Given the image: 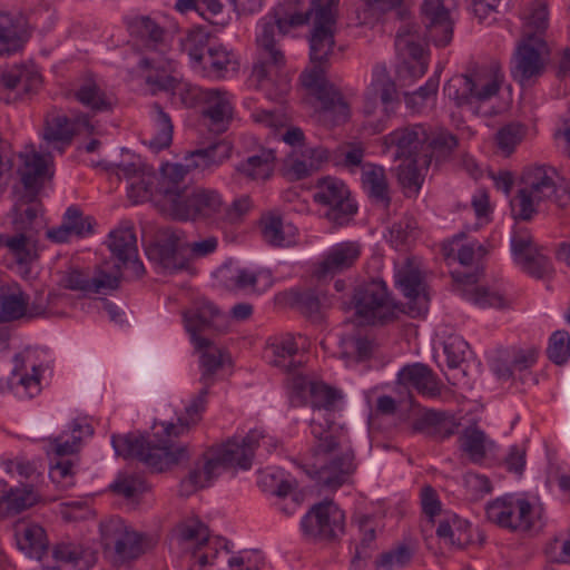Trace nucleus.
<instances>
[{
  "label": "nucleus",
  "instance_id": "obj_1",
  "mask_svg": "<svg viewBox=\"0 0 570 570\" xmlns=\"http://www.w3.org/2000/svg\"><path fill=\"white\" fill-rule=\"evenodd\" d=\"M338 3L340 0H311L309 8L303 12L299 0H285L261 20L256 38L259 56L253 66L250 79L266 92L268 99L278 100L287 92L286 82L275 94L269 91V87L273 71L285 65V56L277 43L293 27L312 21L308 35L312 69L320 68L325 72L335 55Z\"/></svg>",
  "mask_w": 570,
  "mask_h": 570
},
{
  "label": "nucleus",
  "instance_id": "obj_2",
  "mask_svg": "<svg viewBox=\"0 0 570 570\" xmlns=\"http://www.w3.org/2000/svg\"><path fill=\"white\" fill-rule=\"evenodd\" d=\"M208 390L209 387H202L185 407L184 414L178 416L177 423L160 424L164 438L157 442L153 441L149 435L140 433L112 435L111 444L117 455L125 459H137L158 472L188 461L187 446L175 445L171 438H178L198 424L206 409Z\"/></svg>",
  "mask_w": 570,
  "mask_h": 570
},
{
  "label": "nucleus",
  "instance_id": "obj_3",
  "mask_svg": "<svg viewBox=\"0 0 570 570\" xmlns=\"http://www.w3.org/2000/svg\"><path fill=\"white\" fill-rule=\"evenodd\" d=\"M279 445L277 439L265 435L263 431L250 430L248 434L237 441H227L216 448H210L203 454L200 461L189 471L187 478L179 484V494L189 497L200 489L208 487L223 470L238 466L248 470L252 466L255 446H264L268 452L276 450Z\"/></svg>",
  "mask_w": 570,
  "mask_h": 570
},
{
  "label": "nucleus",
  "instance_id": "obj_4",
  "mask_svg": "<svg viewBox=\"0 0 570 570\" xmlns=\"http://www.w3.org/2000/svg\"><path fill=\"white\" fill-rule=\"evenodd\" d=\"M522 186L511 202L515 218L530 220L540 204L551 202L566 207L570 202V185L560 179L557 170L547 165L527 167L521 177Z\"/></svg>",
  "mask_w": 570,
  "mask_h": 570
},
{
  "label": "nucleus",
  "instance_id": "obj_5",
  "mask_svg": "<svg viewBox=\"0 0 570 570\" xmlns=\"http://www.w3.org/2000/svg\"><path fill=\"white\" fill-rule=\"evenodd\" d=\"M503 81L499 67L475 66L451 77L443 86V95L455 108L478 115L481 106L499 94Z\"/></svg>",
  "mask_w": 570,
  "mask_h": 570
},
{
  "label": "nucleus",
  "instance_id": "obj_6",
  "mask_svg": "<svg viewBox=\"0 0 570 570\" xmlns=\"http://www.w3.org/2000/svg\"><path fill=\"white\" fill-rule=\"evenodd\" d=\"M308 393L313 409L312 434L317 441L318 451L328 452L338 444V433L343 432L334 421L335 413L341 410L343 394L323 382H309Z\"/></svg>",
  "mask_w": 570,
  "mask_h": 570
},
{
  "label": "nucleus",
  "instance_id": "obj_7",
  "mask_svg": "<svg viewBox=\"0 0 570 570\" xmlns=\"http://www.w3.org/2000/svg\"><path fill=\"white\" fill-rule=\"evenodd\" d=\"M21 165L18 168L22 191L19 196L21 204L13 208L12 224L14 230L26 229L31 233L32 225L40 212L39 206L33 204L46 179L51 175L46 174V159L37 153L20 154Z\"/></svg>",
  "mask_w": 570,
  "mask_h": 570
},
{
  "label": "nucleus",
  "instance_id": "obj_8",
  "mask_svg": "<svg viewBox=\"0 0 570 570\" xmlns=\"http://www.w3.org/2000/svg\"><path fill=\"white\" fill-rule=\"evenodd\" d=\"M342 433H338V444L328 452H320L317 443L314 446V463L308 471L312 479L323 488L337 490L348 483L356 471L354 452L341 449Z\"/></svg>",
  "mask_w": 570,
  "mask_h": 570
},
{
  "label": "nucleus",
  "instance_id": "obj_9",
  "mask_svg": "<svg viewBox=\"0 0 570 570\" xmlns=\"http://www.w3.org/2000/svg\"><path fill=\"white\" fill-rule=\"evenodd\" d=\"M132 37L138 39L147 53L140 59L139 67L161 72H173L176 62L166 57L168 45L165 41V30L149 17H137L128 24Z\"/></svg>",
  "mask_w": 570,
  "mask_h": 570
},
{
  "label": "nucleus",
  "instance_id": "obj_10",
  "mask_svg": "<svg viewBox=\"0 0 570 570\" xmlns=\"http://www.w3.org/2000/svg\"><path fill=\"white\" fill-rule=\"evenodd\" d=\"M313 198L325 208L323 216L335 227L347 225L357 213V205L352 199L350 189L336 177L318 179Z\"/></svg>",
  "mask_w": 570,
  "mask_h": 570
},
{
  "label": "nucleus",
  "instance_id": "obj_11",
  "mask_svg": "<svg viewBox=\"0 0 570 570\" xmlns=\"http://www.w3.org/2000/svg\"><path fill=\"white\" fill-rule=\"evenodd\" d=\"M85 128L88 132H92L94 126L87 116L79 117L77 120H71L66 115L60 112H50L45 119V127L42 132V141L39 145V151L33 148L23 154L31 155L37 153L46 159V174L48 171V164L50 154L57 151L62 154L65 149L70 146L76 131Z\"/></svg>",
  "mask_w": 570,
  "mask_h": 570
},
{
  "label": "nucleus",
  "instance_id": "obj_12",
  "mask_svg": "<svg viewBox=\"0 0 570 570\" xmlns=\"http://www.w3.org/2000/svg\"><path fill=\"white\" fill-rule=\"evenodd\" d=\"M222 195L212 188L193 187L185 198L174 205L170 214L181 222H202L209 225H222Z\"/></svg>",
  "mask_w": 570,
  "mask_h": 570
},
{
  "label": "nucleus",
  "instance_id": "obj_13",
  "mask_svg": "<svg viewBox=\"0 0 570 570\" xmlns=\"http://www.w3.org/2000/svg\"><path fill=\"white\" fill-rule=\"evenodd\" d=\"M549 48L543 38H522L511 60V76L522 87L543 75Z\"/></svg>",
  "mask_w": 570,
  "mask_h": 570
},
{
  "label": "nucleus",
  "instance_id": "obj_14",
  "mask_svg": "<svg viewBox=\"0 0 570 570\" xmlns=\"http://www.w3.org/2000/svg\"><path fill=\"white\" fill-rule=\"evenodd\" d=\"M345 514L331 500L314 504L303 517L301 528L307 539L332 541L344 533Z\"/></svg>",
  "mask_w": 570,
  "mask_h": 570
},
{
  "label": "nucleus",
  "instance_id": "obj_15",
  "mask_svg": "<svg viewBox=\"0 0 570 570\" xmlns=\"http://www.w3.org/2000/svg\"><path fill=\"white\" fill-rule=\"evenodd\" d=\"M353 305L356 314L368 324L385 323L394 314L386 285L381 279L358 285L353 294Z\"/></svg>",
  "mask_w": 570,
  "mask_h": 570
},
{
  "label": "nucleus",
  "instance_id": "obj_16",
  "mask_svg": "<svg viewBox=\"0 0 570 570\" xmlns=\"http://www.w3.org/2000/svg\"><path fill=\"white\" fill-rule=\"evenodd\" d=\"M490 522L510 531H529L534 525L533 508L524 499L505 495L497 498L485 507Z\"/></svg>",
  "mask_w": 570,
  "mask_h": 570
},
{
  "label": "nucleus",
  "instance_id": "obj_17",
  "mask_svg": "<svg viewBox=\"0 0 570 570\" xmlns=\"http://www.w3.org/2000/svg\"><path fill=\"white\" fill-rule=\"evenodd\" d=\"M147 255L165 274H174L189 268L186 236L181 230H166L156 244L148 247Z\"/></svg>",
  "mask_w": 570,
  "mask_h": 570
},
{
  "label": "nucleus",
  "instance_id": "obj_18",
  "mask_svg": "<svg viewBox=\"0 0 570 570\" xmlns=\"http://www.w3.org/2000/svg\"><path fill=\"white\" fill-rule=\"evenodd\" d=\"M186 331L197 350L208 347L212 342L203 333L223 332L226 317L210 302H202L184 314Z\"/></svg>",
  "mask_w": 570,
  "mask_h": 570
},
{
  "label": "nucleus",
  "instance_id": "obj_19",
  "mask_svg": "<svg viewBox=\"0 0 570 570\" xmlns=\"http://www.w3.org/2000/svg\"><path fill=\"white\" fill-rule=\"evenodd\" d=\"M108 248L118 263L115 265V272L110 275L121 276L122 266H131L136 276L142 275L145 268L138 261L137 238L132 225L126 223L111 230L108 237Z\"/></svg>",
  "mask_w": 570,
  "mask_h": 570
},
{
  "label": "nucleus",
  "instance_id": "obj_20",
  "mask_svg": "<svg viewBox=\"0 0 570 570\" xmlns=\"http://www.w3.org/2000/svg\"><path fill=\"white\" fill-rule=\"evenodd\" d=\"M395 48L411 77L420 78L426 72L428 60L419 27L411 23L401 26L396 32Z\"/></svg>",
  "mask_w": 570,
  "mask_h": 570
},
{
  "label": "nucleus",
  "instance_id": "obj_21",
  "mask_svg": "<svg viewBox=\"0 0 570 570\" xmlns=\"http://www.w3.org/2000/svg\"><path fill=\"white\" fill-rule=\"evenodd\" d=\"M395 283L407 298V313L412 317L421 316L428 312L430 298L426 293V285L422 273L411 259H407L405 265L397 271Z\"/></svg>",
  "mask_w": 570,
  "mask_h": 570
},
{
  "label": "nucleus",
  "instance_id": "obj_22",
  "mask_svg": "<svg viewBox=\"0 0 570 570\" xmlns=\"http://www.w3.org/2000/svg\"><path fill=\"white\" fill-rule=\"evenodd\" d=\"M421 16L425 39L435 47H446L453 38V21L443 0H424Z\"/></svg>",
  "mask_w": 570,
  "mask_h": 570
},
{
  "label": "nucleus",
  "instance_id": "obj_23",
  "mask_svg": "<svg viewBox=\"0 0 570 570\" xmlns=\"http://www.w3.org/2000/svg\"><path fill=\"white\" fill-rule=\"evenodd\" d=\"M428 127L422 124L397 128L383 138L384 153L394 149V159L416 158L424 155Z\"/></svg>",
  "mask_w": 570,
  "mask_h": 570
},
{
  "label": "nucleus",
  "instance_id": "obj_24",
  "mask_svg": "<svg viewBox=\"0 0 570 570\" xmlns=\"http://www.w3.org/2000/svg\"><path fill=\"white\" fill-rule=\"evenodd\" d=\"M324 75L320 68L311 69L301 76L302 83L315 94L324 112L333 114L335 121H344L348 116V106L341 92L325 81Z\"/></svg>",
  "mask_w": 570,
  "mask_h": 570
},
{
  "label": "nucleus",
  "instance_id": "obj_25",
  "mask_svg": "<svg viewBox=\"0 0 570 570\" xmlns=\"http://www.w3.org/2000/svg\"><path fill=\"white\" fill-rule=\"evenodd\" d=\"M146 82L157 90L169 92L173 104L186 108L200 107L207 89L185 82L167 72L157 71L146 77Z\"/></svg>",
  "mask_w": 570,
  "mask_h": 570
},
{
  "label": "nucleus",
  "instance_id": "obj_26",
  "mask_svg": "<svg viewBox=\"0 0 570 570\" xmlns=\"http://www.w3.org/2000/svg\"><path fill=\"white\" fill-rule=\"evenodd\" d=\"M381 102L385 117L389 118L399 105L395 83L390 78L384 66H375L373 78L365 92L364 114H374L377 104Z\"/></svg>",
  "mask_w": 570,
  "mask_h": 570
},
{
  "label": "nucleus",
  "instance_id": "obj_27",
  "mask_svg": "<svg viewBox=\"0 0 570 570\" xmlns=\"http://www.w3.org/2000/svg\"><path fill=\"white\" fill-rule=\"evenodd\" d=\"M188 173L186 164L167 163L161 167L159 177H156V195L164 197L170 214L174 212V205L181 202L187 191L193 188L186 179Z\"/></svg>",
  "mask_w": 570,
  "mask_h": 570
},
{
  "label": "nucleus",
  "instance_id": "obj_28",
  "mask_svg": "<svg viewBox=\"0 0 570 570\" xmlns=\"http://www.w3.org/2000/svg\"><path fill=\"white\" fill-rule=\"evenodd\" d=\"M362 253L358 242H342L332 246L314 269L317 278L333 277L355 265Z\"/></svg>",
  "mask_w": 570,
  "mask_h": 570
},
{
  "label": "nucleus",
  "instance_id": "obj_29",
  "mask_svg": "<svg viewBox=\"0 0 570 570\" xmlns=\"http://www.w3.org/2000/svg\"><path fill=\"white\" fill-rule=\"evenodd\" d=\"M40 85L41 76L33 66L16 65L4 69L0 75V91L8 92L7 102L21 98Z\"/></svg>",
  "mask_w": 570,
  "mask_h": 570
},
{
  "label": "nucleus",
  "instance_id": "obj_30",
  "mask_svg": "<svg viewBox=\"0 0 570 570\" xmlns=\"http://www.w3.org/2000/svg\"><path fill=\"white\" fill-rule=\"evenodd\" d=\"M230 99L232 95L224 89H207L202 107L203 116L212 131L222 134L227 130L234 111Z\"/></svg>",
  "mask_w": 570,
  "mask_h": 570
},
{
  "label": "nucleus",
  "instance_id": "obj_31",
  "mask_svg": "<svg viewBox=\"0 0 570 570\" xmlns=\"http://www.w3.org/2000/svg\"><path fill=\"white\" fill-rule=\"evenodd\" d=\"M239 70L237 56L223 45H213L203 61L197 65L196 73L212 80L234 77Z\"/></svg>",
  "mask_w": 570,
  "mask_h": 570
},
{
  "label": "nucleus",
  "instance_id": "obj_32",
  "mask_svg": "<svg viewBox=\"0 0 570 570\" xmlns=\"http://www.w3.org/2000/svg\"><path fill=\"white\" fill-rule=\"evenodd\" d=\"M60 282L67 289L86 294L102 293L107 289H116L119 286V276L99 271L95 277H89L80 269H70L65 273Z\"/></svg>",
  "mask_w": 570,
  "mask_h": 570
},
{
  "label": "nucleus",
  "instance_id": "obj_33",
  "mask_svg": "<svg viewBox=\"0 0 570 570\" xmlns=\"http://www.w3.org/2000/svg\"><path fill=\"white\" fill-rule=\"evenodd\" d=\"M95 220L91 216H85L76 206L67 208L62 223L47 232V237L55 243H67L72 236L86 237L94 230Z\"/></svg>",
  "mask_w": 570,
  "mask_h": 570
},
{
  "label": "nucleus",
  "instance_id": "obj_34",
  "mask_svg": "<svg viewBox=\"0 0 570 570\" xmlns=\"http://www.w3.org/2000/svg\"><path fill=\"white\" fill-rule=\"evenodd\" d=\"M397 382L406 389H414L419 394L429 397L440 395V386L432 370L422 364L414 363L401 368Z\"/></svg>",
  "mask_w": 570,
  "mask_h": 570
},
{
  "label": "nucleus",
  "instance_id": "obj_35",
  "mask_svg": "<svg viewBox=\"0 0 570 570\" xmlns=\"http://www.w3.org/2000/svg\"><path fill=\"white\" fill-rule=\"evenodd\" d=\"M13 529L18 548L28 557L42 560L48 550V540L43 528L21 520L16 522Z\"/></svg>",
  "mask_w": 570,
  "mask_h": 570
},
{
  "label": "nucleus",
  "instance_id": "obj_36",
  "mask_svg": "<svg viewBox=\"0 0 570 570\" xmlns=\"http://www.w3.org/2000/svg\"><path fill=\"white\" fill-rule=\"evenodd\" d=\"M453 277L463 285L460 288L461 295L474 305L481 308L505 306V297L499 291L487 286H472L478 282L475 274H454Z\"/></svg>",
  "mask_w": 570,
  "mask_h": 570
},
{
  "label": "nucleus",
  "instance_id": "obj_37",
  "mask_svg": "<svg viewBox=\"0 0 570 570\" xmlns=\"http://www.w3.org/2000/svg\"><path fill=\"white\" fill-rule=\"evenodd\" d=\"M459 424L445 412L426 411L413 423V431L435 440H445L456 433Z\"/></svg>",
  "mask_w": 570,
  "mask_h": 570
},
{
  "label": "nucleus",
  "instance_id": "obj_38",
  "mask_svg": "<svg viewBox=\"0 0 570 570\" xmlns=\"http://www.w3.org/2000/svg\"><path fill=\"white\" fill-rule=\"evenodd\" d=\"M436 535L445 546L463 549L472 542V525L468 520L451 514L440 520Z\"/></svg>",
  "mask_w": 570,
  "mask_h": 570
},
{
  "label": "nucleus",
  "instance_id": "obj_39",
  "mask_svg": "<svg viewBox=\"0 0 570 570\" xmlns=\"http://www.w3.org/2000/svg\"><path fill=\"white\" fill-rule=\"evenodd\" d=\"M362 184L368 197L384 208L390 206L389 185L382 166L365 164L362 167Z\"/></svg>",
  "mask_w": 570,
  "mask_h": 570
},
{
  "label": "nucleus",
  "instance_id": "obj_40",
  "mask_svg": "<svg viewBox=\"0 0 570 570\" xmlns=\"http://www.w3.org/2000/svg\"><path fill=\"white\" fill-rule=\"evenodd\" d=\"M210 32L203 26H197L187 31L180 38V50L189 58L191 69L195 71L205 58L207 51L213 48L209 42Z\"/></svg>",
  "mask_w": 570,
  "mask_h": 570
},
{
  "label": "nucleus",
  "instance_id": "obj_41",
  "mask_svg": "<svg viewBox=\"0 0 570 570\" xmlns=\"http://www.w3.org/2000/svg\"><path fill=\"white\" fill-rule=\"evenodd\" d=\"M275 159L273 149H261L257 154L240 161L236 166V170L250 180L264 181L273 175Z\"/></svg>",
  "mask_w": 570,
  "mask_h": 570
},
{
  "label": "nucleus",
  "instance_id": "obj_42",
  "mask_svg": "<svg viewBox=\"0 0 570 570\" xmlns=\"http://www.w3.org/2000/svg\"><path fill=\"white\" fill-rule=\"evenodd\" d=\"M522 38H543L549 26L548 2L531 1L522 13Z\"/></svg>",
  "mask_w": 570,
  "mask_h": 570
},
{
  "label": "nucleus",
  "instance_id": "obj_43",
  "mask_svg": "<svg viewBox=\"0 0 570 570\" xmlns=\"http://www.w3.org/2000/svg\"><path fill=\"white\" fill-rule=\"evenodd\" d=\"M3 248L18 265H30L37 258L32 234L26 229L7 234Z\"/></svg>",
  "mask_w": 570,
  "mask_h": 570
},
{
  "label": "nucleus",
  "instance_id": "obj_44",
  "mask_svg": "<svg viewBox=\"0 0 570 570\" xmlns=\"http://www.w3.org/2000/svg\"><path fill=\"white\" fill-rule=\"evenodd\" d=\"M2 504L8 510L21 512L42 501V497L33 483H21L19 487L1 490Z\"/></svg>",
  "mask_w": 570,
  "mask_h": 570
},
{
  "label": "nucleus",
  "instance_id": "obj_45",
  "mask_svg": "<svg viewBox=\"0 0 570 570\" xmlns=\"http://www.w3.org/2000/svg\"><path fill=\"white\" fill-rule=\"evenodd\" d=\"M430 165L428 155L416 158H404L397 168V179L406 194L415 195L424 180L422 170Z\"/></svg>",
  "mask_w": 570,
  "mask_h": 570
},
{
  "label": "nucleus",
  "instance_id": "obj_46",
  "mask_svg": "<svg viewBox=\"0 0 570 570\" xmlns=\"http://www.w3.org/2000/svg\"><path fill=\"white\" fill-rule=\"evenodd\" d=\"M262 235L273 246H289L295 242V228L285 225L279 216L269 215L262 219Z\"/></svg>",
  "mask_w": 570,
  "mask_h": 570
},
{
  "label": "nucleus",
  "instance_id": "obj_47",
  "mask_svg": "<svg viewBox=\"0 0 570 570\" xmlns=\"http://www.w3.org/2000/svg\"><path fill=\"white\" fill-rule=\"evenodd\" d=\"M77 100L94 112H105L112 108L114 101L97 82L86 80L76 91Z\"/></svg>",
  "mask_w": 570,
  "mask_h": 570
},
{
  "label": "nucleus",
  "instance_id": "obj_48",
  "mask_svg": "<svg viewBox=\"0 0 570 570\" xmlns=\"http://www.w3.org/2000/svg\"><path fill=\"white\" fill-rule=\"evenodd\" d=\"M92 428L85 423L73 422L70 435L62 433L50 442L51 451L60 458H67L79 450L82 435H91Z\"/></svg>",
  "mask_w": 570,
  "mask_h": 570
},
{
  "label": "nucleus",
  "instance_id": "obj_49",
  "mask_svg": "<svg viewBox=\"0 0 570 570\" xmlns=\"http://www.w3.org/2000/svg\"><path fill=\"white\" fill-rule=\"evenodd\" d=\"M273 358L271 363L274 366L281 367L286 372H292L296 368V363L293 357L298 352V345L293 334L286 333L282 335L275 343L272 344Z\"/></svg>",
  "mask_w": 570,
  "mask_h": 570
},
{
  "label": "nucleus",
  "instance_id": "obj_50",
  "mask_svg": "<svg viewBox=\"0 0 570 570\" xmlns=\"http://www.w3.org/2000/svg\"><path fill=\"white\" fill-rule=\"evenodd\" d=\"M460 449L466 453L474 463H480L487 455V435L478 426L472 425L463 430L459 438Z\"/></svg>",
  "mask_w": 570,
  "mask_h": 570
},
{
  "label": "nucleus",
  "instance_id": "obj_51",
  "mask_svg": "<svg viewBox=\"0 0 570 570\" xmlns=\"http://www.w3.org/2000/svg\"><path fill=\"white\" fill-rule=\"evenodd\" d=\"M150 547L148 538L132 529L121 538L120 543H117L112 549L115 554L122 561L137 559L144 554Z\"/></svg>",
  "mask_w": 570,
  "mask_h": 570
},
{
  "label": "nucleus",
  "instance_id": "obj_52",
  "mask_svg": "<svg viewBox=\"0 0 570 570\" xmlns=\"http://www.w3.org/2000/svg\"><path fill=\"white\" fill-rule=\"evenodd\" d=\"M28 313V295L22 291L0 295V323L12 322L26 317Z\"/></svg>",
  "mask_w": 570,
  "mask_h": 570
},
{
  "label": "nucleus",
  "instance_id": "obj_53",
  "mask_svg": "<svg viewBox=\"0 0 570 570\" xmlns=\"http://www.w3.org/2000/svg\"><path fill=\"white\" fill-rule=\"evenodd\" d=\"M178 540L194 549L204 544L209 538V530L205 523L197 518L186 519L175 528Z\"/></svg>",
  "mask_w": 570,
  "mask_h": 570
},
{
  "label": "nucleus",
  "instance_id": "obj_54",
  "mask_svg": "<svg viewBox=\"0 0 570 570\" xmlns=\"http://www.w3.org/2000/svg\"><path fill=\"white\" fill-rule=\"evenodd\" d=\"M232 282L238 289L263 292L272 286L273 277L267 271L254 272L246 268H238L232 277Z\"/></svg>",
  "mask_w": 570,
  "mask_h": 570
},
{
  "label": "nucleus",
  "instance_id": "obj_55",
  "mask_svg": "<svg viewBox=\"0 0 570 570\" xmlns=\"http://www.w3.org/2000/svg\"><path fill=\"white\" fill-rule=\"evenodd\" d=\"M458 146V139L454 135L443 128L434 130L428 129V139L424 146V155L431 161L432 155L448 156Z\"/></svg>",
  "mask_w": 570,
  "mask_h": 570
},
{
  "label": "nucleus",
  "instance_id": "obj_56",
  "mask_svg": "<svg viewBox=\"0 0 570 570\" xmlns=\"http://www.w3.org/2000/svg\"><path fill=\"white\" fill-rule=\"evenodd\" d=\"M153 118L157 127V132L150 139L149 145L155 150H161L170 145L174 126L169 115L166 114L158 104L153 106Z\"/></svg>",
  "mask_w": 570,
  "mask_h": 570
},
{
  "label": "nucleus",
  "instance_id": "obj_57",
  "mask_svg": "<svg viewBox=\"0 0 570 570\" xmlns=\"http://www.w3.org/2000/svg\"><path fill=\"white\" fill-rule=\"evenodd\" d=\"M130 529L120 517H109L100 521L99 531L101 544L106 550H112Z\"/></svg>",
  "mask_w": 570,
  "mask_h": 570
},
{
  "label": "nucleus",
  "instance_id": "obj_58",
  "mask_svg": "<svg viewBox=\"0 0 570 570\" xmlns=\"http://www.w3.org/2000/svg\"><path fill=\"white\" fill-rule=\"evenodd\" d=\"M375 347V342L367 336L348 335L341 340L342 354L346 357L353 356L357 361L370 358Z\"/></svg>",
  "mask_w": 570,
  "mask_h": 570
},
{
  "label": "nucleus",
  "instance_id": "obj_59",
  "mask_svg": "<svg viewBox=\"0 0 570 570\" xmlns=\"http://www.w3.org/2000/svg\"><path fill=\"white\" fill-rule=\"evenodd\" d=\"M83 548L75 542H60L52 549L51 557L58 569L72 570L83 557Z\"/></svg>",
  "mask_w": 570,
  "mask_h": 570
},
{
  "label": "nucleus",
  "instance_id": "obj_60",
  "mask_svg": "<svg viewBox=\"0 0 570 570\" xmlns=\"http://www.w3.org/2000/svg\"><path fill=\"white\" fill-rule=\"evenodd\" d=\"M199 351H203L200 355V382L203 386L210 387L214 383V375L224 364V354L218 348H212L210 345Z\"/></svg>",
  "mask_w": 570,
  "mask_h": 570
},
{
  "label": "nucleus",
  "instance_id": "obj_61",
  "mask_svg": "<svg viewBox=\"0 0 570 570\" xmlns=\"http://www.w3.org/2000/svg\"><path fill=\"white\" fill-rule=\"evenodd\" d=\"M439 88V76L434 75L429 78L424 86H421L413 92L405 94L406 106L415 111L420 112L430 100H433L436 96Z\"/></svg>",
  "mask_w": 570,
  "mask_h": 570
},
{
  "label": "nucleus",
  "instance_id": "obj_62",
  "mask_svg": "<svg viewBox=\"0 0 570 570\" xmlns=\"http://www.w3.org/2000/svg\"><path fill=\"white\" fill-rule=\"evenodd\" d=\"M20 48V38L12 17L0 10V56L10 55Z\"/></svg>",
  "mask_w": 570,
  "mask_h": 570
},
{
  "label": "nucleus",
  "instance_id": "obj_63",
  "mask_svg": "<svg viewBox=\"0 0 570 570\" xmlns=\"http://www.w3.org/2000/svg\"><path fill=\"white\" fill-rule=\"evenodd\" d=\"M156 176L150 171L142 173L139 177L128 181V197L134 204L145 202L156 194Z\"/></svg>",
  "mask_w": 570,
  "mask_h": 570
},
{
  "label": "nucleus",
  "instance_id": "obj_64",
  "mask_svg": "<svg viewBox=\"0 0 570 570\" xmlns=\"http://www.w3.org/2000/svg\"><path fill=\"white\" fill-rule=\"evenodd\" d=\"M547 353L554 364H564L570 356V334L567 331H556L552 333Z\"/></svg>",
  "mask_w": 570,
  "mask_h": 570
}]
</instances>
